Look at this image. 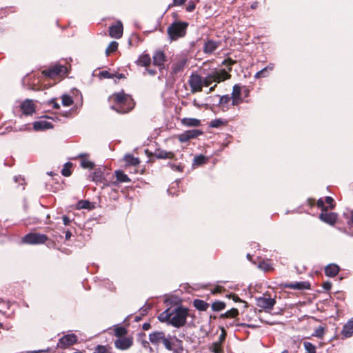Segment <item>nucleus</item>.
Returning a JSON list of instances; mask_svg holds the SVG:
<instances>
[{"instance_id": "nucleus-1", "label": "nucleus", "mask_w": 353, "mask_h": 353, "mask_svg": "<svg viewBox=\"0 0 353 353\" xmlns=\"http://www.w3.org/2000/svg\"><path fill=\"white\" fill-rule=\"evenodd\" d=\"M231 75L224 69L214 70L202 78L198 74H192L188 80V83L192 93L201 92L203 86H209L212 83H220L229 79Z\"/></svg>"}, {"instance_id": "nucleus-27", "label": "nucleus", "mask_w": 353, "mask_h": 353, "mask_svg": "<svg viewBox=\"0 0 353 353\" xmlns=\"http://www.w3.org/2000/svg\"><path fill=\"white\" fill-rule=\"evenodd\" d=\"M124 161L128 165H137L139 164L140 160L137 157H134L130 154H127L124 156Z\"/></svg>"}, {"instance_id": "nucleus-29", "label": "nucleus", "mask_w": 353, "mask_h": 353, "mask_svg": "<svg viewBox=\"0 0 353 353\" xmlns=\"http://www.w3.org/2000/svg\"><path fill=\"white\" fill-rule=\"evenodd\" d=\"M194 306L200 311H205L209 305L204 301L196 299L194 301Z\"/></svg>"}, {"instance_id": "nucleus-42", "label": "nucleus", "mask_w": 353, "mask_h": 353, "mask_svg": "<svg viewBox=\"0 0 353 353\" xmlns=\"http://www.w3.org/2000/svg\"><path fill=\"white\" fill-rule=\"evenodd\" d=\"M239 314V312H238V310L237 309H235V308H232L228 311H227L224 316L225 317H235L238 315Z\"/></svg>"}, {"instance_id": "nucleus-21", "label": "nucleus", "mask_w": 353, "mask_h": 353, "mask_svg": "<svg viewBox=\"0 0 353 353\" xmlns=\"http://www.w3.org/2000/svg\"><path fill=\"white\" fill-rule=\"evenodd\" d=\"M79 157L81 158V165L85 169H92L94 166V163L90 161L87 155L85 154H80Z\"/></svg>"}, {"instance_id": "nucleus-45", "label": "nucleus", "mask_w": 353, "mask_h": 353, "mask_svg": "<svg viewBox=\"0 0 353 353\" xmlns=\"http://www.w3.org/2000/svg\"><path fill=\"white\" fill-rule=\"evenodd\" d=\"M89 205V202L87 201H81L77 204V208L79 209H85L88 208Z\"/></svg>"}, {"instance_id": "nucleus-35", "label": "nucleus", "mask_w": 353, "mask_h": 353, "mask_svg": "<svg viewBox=\"0 0 353 353\" xmlns=\"http://www.w3.org/2000/svg\"><path fill=\"white\" fill-rule=\"evenodd\" d=\"M225 307V304L222 301H215L212 304V308L214 311H221Z\"/></svg>"}, {"instance_id": "nucleus-54", "label": "nucleus", "mask_w": 353, "mask_h": 353, "mask_svg": "<svg viewBox=\"0 0 353 353\" xmlns=\"http://www.w3.org/2000/svg\"><path fill=\"white\" fill-rule=\"evenodd\" d=\"M63 222L65 225H68L70 223V220L68 217L64 216H63Z\"/></svg>"}, {"instance_id": "nucleus-59", "label": "nucleus", "mask_w": 353, "mask_h": 353, "mask_svg": "<svg viewBox=\"0 0 353 353\" xmlns=\"http://www.w3.org/2000/svg\"><path fill=\"white\" fill-rule=\"evenodd\" d=\"M266 77V75H263L262 72H260V71L257 72L255 74V78H256V79H259L261 77Z\"/></svg>"}, {"instance_id": "nucleus-44", "label": "nucleus", "mask_w": 353, "mask_h": 353, "mask_svg": "<svg viewBox=\"0 0 353 353\" xmlns=\"http://www.w3.org/2000/svg\"><path fill=\"white\" fill-rule=\"evenodd\" d=\"M274 68V64L272 63H269L265 68H263L260 70V72H262L263 75H268L267 72L268 71H272Z\"/></svg>"}, {"instance_id": "nucleus-34", "label": "nucleus", "mask_w": 353, "mask_h": 353, "mask_svg": "<svg viewBox=\"0 0 353 353\" xmlns=\"http://www.w3.org/2000/svg\"><path fill=\"white\" fill-rule=\"evenodd\" d=\"M210 349L214 353H222L223 352L221 341L213 343Z\"/></svg>"}, {"instance_id": "nucleus-19", "label": "nucleus", "mask_w": 353, "mask_h": 353, "mask_svg": "<svg viewBox=\"0 0 353 353\" xmlns=\"http://www.w3.org/2000/svg\"><path fill=\"white\" fill-rule=\"evenodd\" d=\"M53 125L50 122L47 121H38L33 123V128L38 130H43L46 129L52 128Z\"/></svg>"}, {"instance_id": "nucleus-11", "label": "nucleus", "mask_w": 353, "mask_h": 353, "mask_svg": "<svg viewBox=\"0 0 353 353\" xmlns=\"http://www.w3.org/2000/svg\"><path fill=\"white\" fill-rule=\"evenodd\" d=\"M202 134V131L199 130H190L178 135V139L180 142L183 143L189 141L190 139L196 138Z\"/></svg>"}, {"instance_id": "nucleus-32", "label": "nucleus", "mask_w": 353, "mask_h": 353, "mask_svg": "<svg viewBox=\"0 0 353 353\" xmlns=\"http://www.w3.org/2000/svg\"><path fill=\"white\" fill-rule=\"evenodd\" d=\"M61 102L63 105L68 107L73 103V99L70 95L63 94L61 97Z\"/></svg>"}, {"instance_id": "nucleus-8", "label": "nucleus", "mask_w": 353, "mask_h": 353, "mask_svg": "<svg viewBox=\"0 0 353 353\" xmlns=\"http://www.w3.org/2000/svg\"><path fill=\"white\" fill-rule=\"evenodd\" d=\"M67 72V68L62 65H55L48 70L43 71V74L50 78H54L57 76H61Z\"/></svg>"}, {"instance_id": "nucleus-12", "label": "nucleus", "mask_w": 353, "mask_h": 353, "mask_svg": "<svg viewBox=\"0 0 353 353\" xmlns=\"http://www.w3.org/2000/svg\"><path fill=\"white\" fill-rule=\"evenodd\" d=\"M153 64L158 66L160 70L164 68V63L166 61V57L165 54L161 51H156L153 54Z\"/></svg>"}, {"instance_id": "nucleus-55", "label": "nucleus", "mask_w": 353, "mask_h": 353, "mask_svg": "<svg viewBox=\"0 0 353 353\" xmlns=\"http://www.w3.org/2000/svg\"><path fill=\"white\" fill-rule=\"evenodd\" d=\"M323 288H324V289H325L326 290H330V289L331 288L332 285H331V283H329V282H326V283H323Z\"/></svg>"}, {"instance_id": "nucleus-26", "label": "nucleus", "mask_w": 353, "mask_h": 353, "mask_svg": "<svg viewBox=\"0 0 353 353\" xmlns=\"http://www.w3.org/2000/svg\"><path fill=\"white\" fill-rule=\"evenodd\" d=\"M137 62L141 66L148 67L151 63V58L148 54H142L139 57Z\"/></svg>"}, {"instance_id": "nucleus-6", "label": "nucleus", "mask_w": 353, "mask_h": 353, "mask_svg": "<svg viewBox=\"0 0 353 353\" xmlns=\"http://www.w3.org/2000/svg\"><path fill=\"white\" fill-rule=\"evenodd\" d=\"M48 240V237L45 234L38 233H30L26 234L23 242L28 244H43Z\"/></svg>"}, {"instance_id": "nucleus-50", "label": "nucleus", "mask_w": 353, "mask_h": 353, "mask_svg": "<svg viewBox=\"0 0 353 353\" xmlns=\"http://www.w3.org/2000/svg\"><path fill=\"white\" fill-rule=\"evenodd\" d=\"M192 104L194 106L198 108H201L202 107H203L204 105H205L206 104L205 103H199L196 99H194L192 101Z\"/></svg>"}, {"instance_id": "nucleus-5", "label": "nucleus", "mask_w": 353, "mask_h": 353, "mask_svg": "<svg viewBox=\"0 0 353 353\" xmlns=\"http://www.w3.org/2000/svg\"><path fill=\"white\" fill-rule=\"evenodd\" d=\"M188 23L184 22H174L168 28V33L171 40H176L185 36Z\"/></svg>"}, {"instance_id": "nucleus-57", "label": "nucleus", "mask_w": 353, "mask_h": 353, "mask_svg": "<svg viewBox=\"0 0 353 353\" xmlns=\"http://www.w3.org/2000/svg\"><path fill=\"white\" fill-rule=\"evenodd\" d=\"M150 324L149 323H145L143 326H142V328L144 330H148L150 328Z\"/></svg>"}, {"instance_id": "nucleus-16", "label": "nucleus", "mask_w": 353, "mask_h": 353, "mask_svg": "<svg viewBox=\"0 0 353 353\" xmlns=\"http://www.w3.org/2000/svg\"><path fill=\"white\" fill-rule=\"evenodd\" d=\"M327 211V210H325L321 213L319 216L320 219L330 225L334 224L337 219V215L333 212L328 213Z\"/></svg>"}, {"instance_id": "nucleus-24", "label": "nucleus", "mask_w": 353, "mask_h": 353, "mask_svg": "<svg viewBox=\"0 0 353 353\" xmlns=\"http://www.w3.org/2000/svg\"><path fill=\"white\" fill-rule=\"evenodd\" d=\"M155 157L157 159H173L174 154L171 152H167L165 150H157L154 153Z\"/></svg>"}, {"instance_id": "nucleus-53", "label": "nucleus", "mask_w": 353, "mask_h": 353, "mask_svg": "<svg viewBox=\"0 0 353 353\" xmlns=\"http://www.w3.org/2000/svg\"><path fill=\"white\" fill-rule=\"evenodd\" d=\"M50 103L52 105V107L55 109H58L59 108V105L58 103H57L55 101L54 99H52L50 101Z\"/></svg>"}, {"instance_id": "nucleus-36", "label": "nucleus", "mask_w": 353, "mask_h": 353, "mask_svg": "<svg viewBox=\"0 0 353 353\" xmlns=\"http://www.w3.org/2000/svg\"><path fill=\"white\" fill-rule=\"evenodd\" d=\"M225 124V121H224L223 119H216L211 121V122L210 123V126L211 128H219L221 125H223Z\"/></svg>"}, {"instance_id": "nucleus-10", "label": "nucleus", "mask_w": 353, "mask_h": 353, "mask_svg": "<svg viewBox=\"0 0 353 353\" xmlns=\"http://www.w3.org/2000/svg\"><path fill=\"white\" fill-rule=\"evenodd\" d=\"M77 341V336L74 334H68L62 336L59 342L58 346L61 348L69 347Z\"/></svg>"}, {"instance_id": "nucleus-9", "label": "nucleus", "mask_w": 353, "mask_h": 353, "mask_svg": "<svg viewBox=\"0 0 353 353\" xmlns=\"http://www.w3.org/2000/svg\"><path fill=\"white\" fill-rule=\"evenodd\" d=\"M133 344V339L130 336L119 337L114 341V345L117 349L125 350Z\"/></svg>"}, {"instance_id": "nucleus-20", "label": "nucleus", "mask_w": 353, "mask_h": 353, "mask_svg": "<svg viewBox=\"0 0 353 353\" xmlns=\"http://www.w3.org/2000/svg\"><path fill=\"white\" fill-rule=\"evenodd\" d=\"M339 272V267L336 264H330L325 268V274L327 276H335Z\"/></svg>"}, {"instance_id": "nucleus-63", "label": "nucleus", "mask_w": 353, "mask_h": 353, "mask_svg": "<svg viewBox=\"0 0 353 353\" xmlns=\"http://www.w3.org/2000/svg\"><path fill=\"white\" fill-rule=\"evenodd\" d=\"M143 346L144 347H149V343H148V341H143Z\"/></svg>"}, {"instance_id": "nucleus-61", "label": "nucleus", "mask_w": 353, "mask_h": 353, "mask_svg": "<svg viewBox=\"0 0 353 353\" xmlns=\"http://www.w3.org/2000/svg\"><path fill=\"white\" fill-rule=\"evenodd\" d=\"M234 63V61H233L232 59H228V60H225L223 61L224 64L228 63L229 65H232Z\"/></svg>"}, {"instance_id": "nucleus-18", "label": "nucleus", "mask_w": 353, "mask_h": 353, "mask_svg": "<svg viewBox=\"0 0 353 353\" xmlns=\"http://www.w3.org/2000/svg\"><path fill=\"white\" fill-rule=\"evenodd\" d=\"M341 334L345 338L353 336V317L344 325Z\"/></svg>"}, {"instance_id": "nucleus-47", "label": "nucleus", "mask_w": 353, "mask_h": 353, "mask_svg": "<svg viewBox=\"0 0 353 353\" xmlns=\"http://www.w3.org/2000/svg\"><path fill=\"white\" fill-rule=\"evenodd\" d=\"M170 166L173 170L182 172L183 170V166L182 165H174L170 164Z\"/></svg>"}, {"instance_id": "nucleus-31", "label": "nucleus", "mask_w": 353, "mask_h": 353, "mask_svg": "<svg viewBox=\"0 0 353 353\" xmlns=\"http://www.w3.org/2000/svg\"><path fill=\"white\" fill-rule=\"evenodd\" d=\"M206 161H207V159L205 156L199 155V156L196 157L194 159L192 165L193 166L201 165L205 163Z\"/></svg>"}, {"instance_id": "nucleus-60", "label": "nucleus", "mask_w": 353, "mask_h": 353, "mask_svg": "<svg viewBox=\"0 0 353 353\" xmlns=\"http://www.w3.org/2000/svg\"><path fill=\"white\" fill-rule=\"evenodd\" d=\"M232 297L235 302H241V300L239 299L238 296L233 294L232 295Z\"/></svg>"}, {"instance_id": "nucleus-23", "label": "nucleus", "mask_w": 353, "mask_h": 353, "mask_svg": "<svg viewBox=\"0 0 353 353\" xmlns=\"http://www.w3.org/2000/svg\"><path fill=\"white\" fill-rule=\"evenodd\" d=\"M186 64V60L182 59L180 60L173 64L172 66V70L173 74H176L181 72H182L185 68Z\"/></svg>"}, {"instance_id": "nucleus-14", "label": "nucleus", "mask_w": 353, "mask_h": 353, "mask_svg": "<svg viewBox=\"0 0 353 353\" xmlns=\"http://www.w3.org/2000/svg\"><path fill=\"white\" fill-rule=\"evenodd\" d=\"M21 109L23 114L26 115H31L35 111V106L32 100L26 99L21 105Z\"/></svg>"}, {"instance_id": "nucleus-33", "label": "nucleus", "mask_w": 353, "mask_h": 353, "mask_svg": "<svg viewBox=\"0 0 353 353\" xmlns=\"http://www.w3.org/2000/svg\"><path fill=\"white\" fill-rule=\"evenodd\" d=\"M259 268L261 270L268 272L272 270V267L270 263L268 261H263L260 262L258 265Z\"/></svg>"}, {"instance_id": "nucleus-46", "label": "nucleus", "mask_w": 353, "mask_h": 353, "mask_svg": "<svg viewBox=\"0 0 353 353\" xmlns=\"http://www.w3.org/2000/svg\"><path fill=\"white\" fill-rule=\"evenodd\" d=\"M101 179V171H96L94 173L93 175V181H99Z\"/></svg>"}, {"instance_id": "nucleus-43", "label": "nucleus", "mask_w": 353, "mask_h": 353, "mask_svg": "<svg viewBox=\"0 0 353 353\" xmlns=\"http://www.w3.org/2000/svg\"><path fill=\"white\" fill-rule=\"evenodd\" d=\"M93 353H110L107 347L103 345H97Z\"/></svg>"}, {"instance_id": "nucleus-49", "label": "nucleus", "mask_w": 353, "mask_h": 353, "mask_svg": "<svg viewBox=\"0 0 353 353\" xmlns=\"http://www.w3.org/2000/svg\"><path fill=\"white\" fill-rule=\"evenodd\" d=\"M99 75L101 77H103V78H106V79H110L112 77V74H111L108 71H102L99 73Z\"/></svg>"}, {"instance_id": "nucleus-25", "label": "nucleus", "mask_w": 353, "mask_h": 353, "mask_svg": "<svg viewBox=\"0 0 353 353\" xmlns=\"http://www.w3.org/2000/svg\"><path fill=\"white\" fill-rule=\"evenodd\" d=\"M309 283L307 282H295L286 285L290 289L303 290L309 288Z\"/></svg>"}, {"instance_id": "nucleus-4", "label": "nucleus", "mask_w": 353, "mask_h": 353, "mask_svg": "<svg viewBox=\"0 0 353 353\" xmlns=\"http://www.w3.org/2000/svg\"><path fill=\"white\" fill-rule=\"evenodd\" d=\"M149 341L154 345H159L161 343L168 350H172V343L170 341V336L166 337L165 334L162 331H155L149 334Z\"/></svg>"}, {"instance_id": "nucleus-22", "label": "nucleus", "mask_w": 353, "mask_h": 353, "mask_svg": "<svg viewBox=\"0 0 353 353\" xmlns=\"http://www.w3.org/2000/svg\"><path fill=\"white\" fill-rule=\"evenodd\" d=\"M181 123L187 127H197L201 125V121L194 118H183Z\"/></svg>"}, {"instance_id": "nucleus-52", "label": "nucleus", "mask_w": 353, "mask_h": 353, "mask_svg": "<svg viewBox=\"0 0 353 353\" xmlns=\"http://www.w3.org/2000/svg\"><path fill=\"white\" fill-rule=\"evenodd\" d=\"M194 9H195V5H194V3H188V5L187 6V8H186V10H187L188 12H192V11H193Z\"/></svg>"}, {"instance_id": "nucleus-58", "label": "nucleus", "mask_w": 353, "mask_h": 353, "mask_svg": "<svg viewBox=\"0 0 353 353\" xmlns=\"http://www.w3.org/2000/svg\"><path fill=\"white\" fill-rule=\"evenodd\" d=\"M146 71L148 72V74L152 76L157 73L156 70L152 69L146 68Z\"/></svg>"}, {"instance_id": "nucleus-64", "label": "nucleus", "mask_w": 353, "mask_h": 353, "mask_svg": "<svg viewBox=\"0 0 353 353\" xmlns=\"http://www.w3.org/2000/svg\"><path fill=\"white\" fill-rule=\"evenodd\" d=\"M350 225L353 226V210H352V217H351V221L350 222Z\"/></svg>"}, {"instance_id": "nucleus-28", "label": "nucleus", "mask_w": 353, "mask_h": 353, "mask_svg": "<svg viewBox=\"0 0 353 353\" xmlns=\"http://www.w3.org/2000/svg\"><path fill=\"white\" fill-rule=\"evenodd\" d=\"M115 176L119 182L128 183L130 181V178L121 170L115 171Z\"/></svg>"}, {"instance_id": "nucleus-13", "label": "nucleus", "mask_w": 353, "mask_h": 353, "mask_svg": "<svg viewBox=\"0 0 353 353\" xmlns=\"http://www.w3.org/2000/svg\"><path fill=\"white\" fill-rule=\"evenodd\" d=\"M243 101L241 97V87L239 85H235L233 87L232 93V105H238Z\"/></svg>"}, {"instance_id": "nucleus-56", "label": "nucleus", "mask_w": 353, "mask_h": 353, "mask_svg": "<svg viewBox=\"0 0 353 353\" xmlns=\"http://www.w3.org/2000/svg\"><path fill=\"white\" fill-rule=\"evenodd\" d=\"M186 0H174V4L176 6L182 5Z\"/></svg>"}, {"instance_id": "nucleus-38", "label": "nucleus", "mask_w": 353, "mask_h": 353, "mask_svg": "<svg viewBox=\"0 0 353 353\" xmlns=\"http://www.w3.org/2000/svg\"><path fill=\"white\" fill-rule=\"evenodd\" d=\"M118 48V43L117 41H112L105 50V53L108 55L110 53L117 50Z\"/></svg>"}, {"instance_id": "nucleus-41", "label": "nucleus", "mask_w": 353, "mask_h": 353, "mask_svg": "<svg viewBox=\"0 0 353 353\" xmlns=\"http://www.w3.org/2000/svg\"><path fill=\"white\" fill-rule=\"evenodd\" d=\"M324 335V327L322 326H319L317 327L314 332L312 334V336H316L317 338L321 339Z\"/></svg>"}, {"instance_id": "nucleus-3", "label": "nucleus", "mask_w": 353, "mask_h": 353, "mask_svg": "<svg viewBox=\"0 0 353 353\" xmlns=\"http://www.w3.org/2000/svg\"><path fill=\"white\" fill-rule=\"evenodd\" d=\"M110 102H115L116 105L112 106V109L119 113H125L132 108V99L130 95L121 91L114 93L109 97Z\"/></svg>"}, {"instance_id": "nucleus-30", "label": "nucleus", "mask_w": 353, "mask_h": 353, "mask_svg": "<svg viewBox=\"0 0 353 353\" xmlns=\"http://www.w3.org/2000/svg\"><path fill=\"white\" fill-rule=\"evenodd\" d=\"M231 99L228 95H224L220 97L219 99V104L221 107L222 110H228V105Z\"/></svg>"}, {"instance_id": "nucleus-51", "label": "nucleus", "mask_w": 353, "mask_h": 353, "mask_svg": "<svg viewBox=\"0 0 353 353\" xmlns=\"http://www.w3.org/2000/svg\"><path fill=\"white\" fill-rule=\"evenodd\" d=\"M333 201H334L333 199L330 196H327L325 198V202L330 205V208H334V205L332 204Z\"/></svg>"}, {"instance_id": "nucleus-17", "label": "nucleus", "mask_w": 353, "mask_h": 353, "mask_svg": "<svg viewBox=\"0 0 353 353\" xmlns=\"http://www.w3.org/2000/svg\"><path fill=\"white\" fill-rule=\"evenodd\" d=\"M219 46V42L213 40H208L205 42L203 46V52L205 54H212L218 49Z\"/></svg>"}, {"instance_id": "nucleus-62", "label": "nucleus", "mask_w": 353, "mask_h": 353, "mask_svg": "<svg viewBox=\"0 0 353 353\" xmlns=\"http://www.w3.org/2000/svg\"><path fill=\"white\" fill-rule=\"evenodd\" d=\"M71 236H72V234L70 231L66 232V233H65V239H70Z\"/></svg>"}, {"instance_id": "nucleus-7", "label": "nucleus", "mask_w": 353, "mask_h": 353, "mask_svg": "<svg viewBox=\"0 0 353 353\" xmlns=\"http://www.w3.org/2000/svg\"><path fill=\"white\" fill-rule=\"evenodd\" d=\"M256 305L266 312H269L273 308L276 303V301L270 297L260 296L256 299Z\"/></svg>"}, {"instance_id": "nucleus-39", "label": "nucleus", "mask_w": 353, "mask_h": 353, "mask_svg": "<svg viewBox=\"0 0 353 353\" xmlns=\"http://www.w3.org/2000/svg\"><path fill=\"white\" fill-rule=\"evenodd\" d=\"M71 166H72V163H66L64 165V167L61 170V173L63 176H70L71 172H70V168H71Z\"/></svg>"}, {"instance_id": "nucleus-2", "label": "nucleus", "mask_w": 353, "mask_h": 353, "mask_svg": "<svg viewBox=\"0 0 353 353\" xmlns=\"http://www.w3.org/2000/svg\"><path fill=\"white\" fill-rule=\"evenodd\" d=\"M188 316V310L183 307H176L174 309H167L161 313L158 319L161 322H165L174 327L179 328L186 323Z\"/></svg>"}, {"instance_id": "nucleus-40", "label": "nucleus", "mask_w": 353, "mask_h": 353, "mask_svg": "<svg viewBox=\"0 0 353 353\" xmlns=\"http://www.w3.org/2000/svg\"><path fill=\"white\" fill-rule=\"evenodd\" d=\"M127 331L125 328L123 327H116L114 330L115 336L119 337H124L123 336L126 334Z\"/></svg>"}, {"instance_id": "nucleus-37", "label": "nucleus", "mask_w": 353, "mask_h": 353, "mask_svg": "<svg viewBox=\"0 0 353 353\" xmlns=\"http://www.w3.org/2000/svg\"><path fill=\"white\" fill-rule=\"evenodd\" d=\"M303 345L307 353H316V347L310 342L305 341Z\"/></svg>"}, {"instance_id": "nucleus-48", "label": "nucleus", "mask_w": 353, "mask_h": 353, "mask_svg": "<svg viewBox=\"0 0 353 353\" xmlns=\"http://www.w3.org/2000/svg\"><path fill=\"white\" fill-rule=\"evenodd\" d=\"M317 205H318V207H319L322 209V212L327 210V208H325L324 205V201L322 199H319L318 200Z\"/></svg>"}, {"instance_id": "nucleus-15", "label": "nucleus", "mask_w": 353, "mask_h": 353, "mask_svg": "<svg viewBox=\"0 0 353 353\" xmlns=\"http://www.w3.org/2000/svg\"><path fill=\"white\" fill-rule=\"evenodd\" d=\"M110 36L112 38L119 39L123 34V25L121 21L110 28Z\"/></svg>"}]
</instances>
